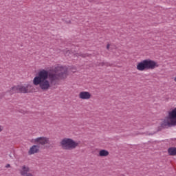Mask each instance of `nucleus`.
<instances>
[{"instance_id":"nucleus-11","label":"nucleus","mask_w":176,"mask_h":176,"mask_svg":"<svg viewBox=\"0 0 176 176\" xmlns=\"http://www.w3.org/2000/svg\"><path fill=\"white\" fill-rule=\"evenodd\" d=\"M109 155V152L107 150H100L99 152V156L101 157H105Z\"/></svg>"},{"instance_id":"nucleus-15","label":"nucleus","mask_w":176,"mask_h":176,"mask_svg":"<svg viewBox=\"0 0 176 176\" xmlns=\"http://www.w3.org/2000/svg\"><path fill=\"white\" fill-rule=\"evenodd\" d=\"M109 46H110L109 44H108L107 46V50H109Z\"/></svg>"},{"instance_id":"nucleus-16","label":"nucleus","mask_w":176,"mask_h":176,"mask_svg":"<svg viewBox=\"0 0 176 176\" xmlns=\"http://www.w3.org/2000/svg\"><path fill=\"white\" fill-rule=\"evenodd\" d=\"M155 67H156V63L155 64Z\"/></svg>"},{"instance_id":"nucleus-5","label":"nucleus","mask_w":176,"mask_h":176,"mask_svg":"<svg viewBox=\"0 0 176 176\" xmlns=\"http://www.w3.org/2000/svg\"><path fill=\"white\" fill-rule=\"evenodd\" d=\"M32 86L30 84H25V85H18L13 87L10 91V94H14V93H28L30 89H31Z\"/></svg>"},{"instance_id":"nucleus-3","label":"nucleus","mask_w":176,"mask_h":176,"mask_svg":"<svg viewBox=\"0 0 176 176\" xmlns=\"http://www.w3.org/2000/svg\"><path fill=\"white\" fill-rule=\"evenodd\" d=\"M153 68H155V61L150 59L142 60L137 65L138 71H146V69H153Z\"/></svg>"},{"instance_id":"nucleus-14","label":"nucleus","mask_w":176,"mask_h":176,"mask_svg":"<svg viewBox=\"0 0 176 176\" xmlns=\"http://www.w3.org/2000/svg\"><path fill=\"white\" fill-rule=\"evenodd\" d=\"M9 167H10V164H8L7 165H6V168H9Z\"/></svg>"},{"instance_id":"nucleus-8","label":"nucleus","mask_w":176,"mask_h":176,"mask_svg":"<svg viewBox=\"0 0 176 176\" xmlns=\"http://www.w3.org/2000/svg\"><path fill=\"white\" fill-rule=\"evenodd\" d=\"M91 97V94L88 91H81L79 94V98H80V100H90Z\"/></svg>"},{"instance_id":"nucleus-12","label":"nucleus","mask_w":176,"mask_h":176,"mask_svg":"<svg viewBox=\"0 0 176 176\" xmlns=\"http://www.w3.org/2000/svg\"><path fill=\"white\" fill-rule=\"evenodd\" d=\"M80 56H81L82 57H87V56H89V54H80Z\"/></svg>"},{"instance_id":"nucleus-13","label":"nucleus","mask_w":176,"mask_h":176,"mask_svg":"<svg viewBox=\"0 0 176 176\" xmlns=\"http://www.w3.org/2000/svg\"><path fill=\"white\" fill-rule=\"evenodd\" d=\"M3 130V126L0 125V133Z\"/></svg>"},{"instance_id":"nucleus-1","label":"nucleus","mask_w":176,"mask_h":176,"mask_svg":"<svg viewBox=\"0 0 176 176\" xmlns=\"http://www.w3.org/2000/svg\"><path fill=\"white\" fill-rule=\"evenodd\" d=\"M68 69L67 67L58 66L55 68V73L49 74V72L42 69L38 72V76L33 79L34 86H40L41 90H49L50 85H56L57 80L67 78Z\"/></svg>"},{"instance_id":"nucleus-10","label":"nucleus","mask_w":176,"mask_h":176,"mask_svg":"<svg viewBox=\"0 0 176 176\" xmlns=\"http://www.w3.org/2000/svg\"><path fill=\"white\" fill-rule=\"evenodd\" d=\"M168 153L170 156H176V148L170 147L168 149Z\"/></svg>"},{"instance_id":"nucleus-7","label":"nucleus","mask_w":176,"mask_h":176,"mask_svg":"<svg viewBox=\"0 0 176 176\" xmlns=\"http://www.w3.org/2000/svg\"><path fill=\"white\" fill-rule=\"evenodd\" d=\"M21 176H34L32 173H30V168L25 165L23 166L19 170Z\"/></svg>"},{"instance_id":"nucleus-2","label":"nucleus","mask_w":176,"mask_h":176,"mask_svg":"<svg viewBox=\"0 0 176 176\" xmlns=\"http://www.w3.org/2000/svg\"><path fill=\"white\" fill-rule=\"evenodd\" d=\"M162 127H171L176 126V107L169 112L168 117L166 118L162 122Z\"/></svg>"},{"instance_id":"nucleus-9","label":"nucleus","mask_w":176,"mask_h":176,"mask_svg":"<svg viewBox=\"0 0 176 176\" xmlns=\"http://www.w3.org/2000/svg\"><path fill=\"white\" fill-rule=\"evenodd\" d=\"M38 152H39V146L33 145L28 151V155H35V153H38Z\"/></svg>"},{"instance_id":"nucleus-6","label":"nucleus","mask_w":176,"mask_h":176,"mask_svg":"<svg viewBox=\"0 0 176 176\" xmlns=\"http://www.w3.org/2000/svg\"><path fill=\"white\" fill-rule=\"evenodd\" d=\"M31 142L33 144H39V145H46L50 144V140L49 138L47 137H38L35 139H32Z\"/></svg>"},{"instance_id":"nucleus-4","label":"nucleus","mask_w":176,"mask_h":176,"mask_svg":"<svg viewBox=\"0 0 176 176\" xmlns=\"http://www.w3.org/2000/svg\"><path fill=\"white\" fill-rule=\"evenodd\" d=\"M60 145L63 149L69 151L71 149H75L79 145V142H75L71 138H64L61 140Z\"/></svg>"}]
</instances>
